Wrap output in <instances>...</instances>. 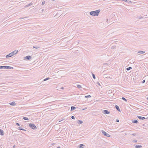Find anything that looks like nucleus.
Here are the masks:
<instances>
[{
	"label": "nucleus",
	"mask_w": 148,
	"mask_h": 148,
	"mask_svg": "<svg viewBox=\"0 0 148 148\" xmlns=\"http://www.w3.org/2000/svg\"><path fill=\"white\" fill-rule=\"evenodd\" d=\"M100 11V10H98L95 11H91L90 12V14L92 16H98Z\"/></svg>",
	"instance_id": "f257e3e1"
},
{
	"label": "nucleus",
	"mask_w": 148,
	"mask_h": 148,
	"mask_svg": "<svg viewBox=\"0 0 148 148\" xmlns=\"http://www.w3.org/2000/svg\"><path fill=\"white\" fill-rule=\"evenodd\" d=\"M18 52V51L17 50H16H16H15L14 51H13L11 52V53H10L8 55H7L6 56V57L7 58L10 57H11L13 55H14V54H16Z\"/></svg>",
	"instance_id": "f03ea898"
},
{
	"label": "nucleus",
	"mask_w": 148,
	"mask_h": 148,
	"mask_svg": "<svg viewBox=\"0 0 148 148\" xmlns=\"http://www.w3.org/2000/svg\"><path fill=\"white\" fill-rule=\"evenodd\" d=\"M29 126L32 129L34 130L37 129L36 127L34 124L30 123L29 124Z\"/></svg>",
	"instance_id": "7ed1b4c3"
},
{
	"label": "nucleus",
	"mask_w": 148,
	"mask_h": 148,
	"mask_svg": "<svg viewBox=\"0 0 148 148\" xmlns=\"http://www.w3.org/2000/svg\"><path fill=\"white\" fill-rule=\"evenodd\" d=\"M13 69V67L7 66H3V69Z\"/></svg>",
	"instance_id": "20e7f679"
},
{
	"label": "nucleus",
	"mask_w": 148,
	"mask_h": 148,
	"mask_svg": "<svg viewBox=\"0 0 148 148\" xmlns=\"http://www.w3.org/2000/svg\"><path fill=\"white\" fill-rule=\"evenodd\" d=\"M101 132H102V134H103L104 136H106L107 137H110V135H109V134L105 132L103 130H102Z\"/></svg>",
	"instance_id": "39448f33"
},
{
	"label": "nucleus",
	"mask_w": 148,
	"mask_h": 148,
	"mask_svg": "<svg viewBox=\"0 0 148 148\" xmlns=\"http://www.w3.org/2000/svg\"><path fill=\"white\" fill-rule=\"evenodd\" d=\"M103 112L104 114H109L110 113V112L106 110H103Z\"/></svg>",
	"instance_id": "423d86ee"
},
{
	"label": "nucleus",
	"mask_w": 148,
	"mask_h": 148,
	"mask_svg": "<svg viewBox=\"0 0 148 148\" xmlns=\"http://www.w3.org/2000/svg\"><path fill=\"white\" fill-rule=\"evenodd\" d=\"M25 58L27 60H30L31 59V57L30 56H26Z\"/></svg>",
	"instance_id": "0eeeda50"
},
{
	"label": "nucleus",
	"mask_w": 148,
	"mask_h": 148,
	"mask_svg": "<svg viewBox=\"0 0 148 148\" xmlns=\"http://www.w3.org/2000/svg\"><path fill=\"white\" fill-rule=\"evenodd\" d=\"M137 117L139 119H140L143 120L146 119L144 117H142V116H137Z\"/></svg>",
	"instance_id": "6e6552de"
},
{
	"label": "nucleus",
	"mask_w": 148,
	"mask_h": 148,
	"mask_svg": "<svg viewBox=\"0 0 148 148\" xmlns=\"http://www.w3.org/2000/svg\"><path fill=\"white\" fill-rule=\"evenodd\" d=\"M4 134L3 131L1 129H0V135L3 136Z\"/></svg>",
	"instance_id": "1a4fd4ad"
},
{
	"label": "nucleus",
	"mask_w": 148,
	"mask_h": 148,
	"mask_svg": "<svg viewBox=\"0 0 148 148\" xmlns=\"http://www.w3.org/2000/svg\"><path fill=\"white\" fill-rule=\"evenodd\" d=\"M9 104L12 106H14L16 105V103L14 101H13L11 103H9Z\"/></svg>",
	"instance_id": "9d476101"
},
{
	"label": "nucleus",
	"mask_w": 148,
	"mask_h": 148,
	"mask_svg": "<svg viewBox=\"0 0 148 148\" xmlns=\"http://www.w3.org/2000/svg\"><path fill=\"white\" fill-rule=\"evenodd\" d=\"M115 107L116 108V110L119 111L120 112V110L119 108V107L117 105H115Z\"/></svg>",
	"instance_id": "9b49d317"
},
{
	"label": "nucleus",
	"mask_w": 148,
	"mask_h": 148,
	"mask_svg": "<svg viewBox=\"0 0 148 148\" xmlns=\"http://www.w3.org/2000/svg\"><path fill=\"white\" fill-rule=\"evenodd\" d=\"M76 109V107L75 106H72L71 107V111L75 110Z\"/></svg>",
	"instance_id": "f8f14e48"
},
{
	"label": "nucleus",
	"mask_w": 148,
	"mask_h": 148,
	"mask_svg": "<svg viewBox=\"0 0 148 148\" xmlns=\"http://www.w3.org/2000/svg\"><path fill=\"white\" fill-rule=\"evenodd\" d=\"M142 147V146L141 145H136L135 147L136 148H141Z\"/></svg>",
	"instance_id": "ddd939ff"
},
{
	"label": "nucleus",
	"mask_w": 148,
	"mask_h": 148,
	"mask_svg": "<svg viewBox=\"0 0 148 148\" xmlns=\"http://www.w3.org/2000/svg\"><path fill=\"white\" fill-rule=\"evenodd\" d=\"M32 4H33V3H29V4H28V5H26L24 7L25 8H26L28 6H29L32 5Z\"/></svg>",
	"instance_id": "4468645a"
},
{
	"label": "nucleus",
	"mask_w": 148,
	"mask_h": 148,
	"mask_svg": "<svg viewBox=\"0 0 148 148\" xmlns=\"http://www.w3.org/2000/svg\"><path fill=\"white\" fill-rule=\"evenodd\" d=\"M84 146V145L83 144H80L79 146V148H83V147Z\"/></svg>",
	"instance_id": "2eb2a0df"
},
{
	"label": "nucleus",
	"mask_w": 148,
	"mask_h": 148,
	"mask_svg": "<svg viewBox=\"0 0 148 148\" xmlns=\"http://www.w3.org/2000/svg\"><path fill=\"white\" fill-rule=\"evenodd\" d=\"M132 122L133 123H138V121L136 120L134 121H132Z\"/></svg>",
	"instance_id": "dca6fc26"
},
{
	"label": "nucleus",
	"mask_w": 148,
	"mask_h": 148,
	"mask_svg": "<svg viewBox=\"0 0 148 148\" xmlns=\"http://www.w3.org/2000/svg\"><path fill=\"white\" fill-rule=\"evenodd\" d=\"M145 53V51H139L138 52V53H139L140 54H143Z\"/></svg>",
	"instance_id": "f3484780"
},
{
	"label": "nucleus",
	"mask_w": 148,
	"mask_h": 148,
	"mask_svg": "<svg viewBox=\"0 0 148 148\" xmlns=\"http://www.w3.org/2000/svg\"><path fill=\"white\" fill-rule=\"evenodd\" d=\"M33 48H35L36 49H38L40 47H39L37 46H33Z\"/></svg>",
	"instance_id": "a211bd4d"
},
{
	"label": "nucleus",
	"mask_w": 148,
	"mask_h": 148,
	"mask_svg": "<svg viewBox=\"0 0 148 148\" xmlns=\"http://www.w3.org/2000/svg\"><path fill=\"white\" fill-rule=\"evenodd\" d=\"M132 69V68L131 67H129L126 68V70L127 71H129L131 69Z\"/></svg>",
	"instance_id": "6ab92c4d"
},
{
	"label": "nucleus",
	"mask_w": 148,
	"mask_h": 148,
	"mask_svg": "<svg viewBox=\"0 0 148 148\" xmlns=\"http://www.w3.org/2000/svg\"><path fill=\"white\" fill-rule=\"evenodd\" d=\"M77 87L79 88H82L81 86L80 85H77Z\"/></svg>",
	"instance_id": "aec40b11"
},
{
	"label": "nucleus",
	"mask_w": 148,
	"mask_h": 148,
	"mask_svg": "<svg viewBox=\"0 0 148 148\" xmlns=\"http://www.w3.org/2000/svg\"><path fill=\"white\" fill-rule=\"evenodd\" d=\"M85 97L86 98H88L91 97V96L90 95H88L87 96H85Z\"/></svg>",
	"instance_id": "412c9836"
},
{
	"label": "nucleus",
	"mask_w": 148,
	"mask_h": 148,
	"mask_svg": "<svg viewBox=\"0 0 148 148\" xmlns=\"http://www.w3.org/2000/svg\"><path fill=\"white\" fill-rule=\"evenodd\" d=\"M23 119L25 120H29V119H28V118H27V117H23Z\"/></svg>",
	"instance_id": "4be33fe9"
},
{
	"label": "nucleus",
	"mask_w": 148,
	"mask_h": 148,
	"mask_svg": "<svg viewBox=\"0 0 148 148\" xmlns=\"http://www.w3.org/2000/svg\"><path fill=\"white\" fill-rule=\"evenodd\" d=\"M78 123L80 124L82 123L83 122L81 120H78Z\"/></svg>",
	"instance_id": "5701e85b"
},
{
	"label": "nucleus",
	"mask_w": 148,
	"mask_h": 148,
	"mask_svg": "<svg viewBox=\"0 0 148 148\" xmlns=\"http://www.w3.org/2000/svg\"><path fill=\"white\" fill-rule=\"evenodd\" d=\"M122 99H123V100L125 101L126 102L127 101V99L124 97H122Z\"/></svg>",
	"instance_id": "b1692460"
},
{
	"label": "nucleus",
	"mask_w": 148,
	"mask_h": 148,
	"mask_svg": "<svg viewBox=\"0 0 148 148\" xmlns=\"http://www.w3.org/2000/svg\"><path fill=\"white\" fill-rule=\"evenodd\" d=\"M92 77H93V78L94 79H95V75L94 74H92Z\"/></svg>",
	"instance_id": "393cba45"
},
{
	"label": "nucleus",
	"mask_w": 148,
	"mask_h": 148,
	"mask_svg": "<svg viewBox=\"0 0 148 148\" xmlns=\"http://www.w3.org/2000/svg\"><path fill=\"white\" fill-rule=\"evenodd\" d=\"M49 79V78H46L45 79H44V80H43V81H46L48 79Z\"/></svg>",
	"instance_id": "a878e982"
},
{
	"label": "nucleus",
	"mask_w": 148,
	"mask_h": 148,
	"mask_svg": "<svg viewBox=\"0 0 148 148\" xmlns=\"http://www.w3.org/2000/svg\"><path fill=\"white\" fill-rule=\"evenodd\" d=\"M45 3V1H43L42 3V5H44Z\"/></svg>",
	"instance_id": "bb28decb"
},
{
	"label": "nucleus",
	"mask_w": 148,
	"mask_h": 148,
	"mask_svg": "<svg viewBox=\"0 0 148 148\" xmlns=\"http://www.w3.org/2000/svg\"><path fill=\"white\" fill-rule=\"evenodd\" d=\"M28 17H21V18H19V19H23V18H27Z\"/></svg>",
	"instance_id": "cd10ccee"
},
{
	"label": "nucleus",
	"mask_w": 148,
	"mask_h": 148,
	"mask_svg": "<svg viewBox=\"0 0 148 148\" xmlns=\"http://www.w3.org/2000/svg\"><path fill=\"white\" fill-rule=\"evenodd\" d=\"M133 142L134 143H136L137 142V140H133Z\"/></svg>",
	"instance_id": "c85d7f7f"
},
{
	"label": "nucleus",
	"mask_w": 148,
	"mask_h": 148,
	"mask_svg": "<svg viewBox=\"0 0 148 148\" xmlns=\"http://www.w3.org/2000/svg\"><path fill=\"white\" fill-rule=\"evenodd\" d=\"M3 69V66H0V69Z\"/></svg>",
	"instance_id": "c756f323"
},
{
	"label": "nucleus",
	"mask_w": 148,
	"mask_h": 148,
	"mask_svg": "<svg viewBox=\"0 0 148 148\" xmlns=\"http://www.w3.org/2000/svg\"><path fill=\"white\" fill-rule=\"evenodd\" d=\"M71 118L73 119H75L74 116H71Z\"/></svg>",
	"instance_id": "7c9ffc66"
},
{
	"label": "nucleus",
	"mask_w": 148,
	"mask_h": 148,
	"mask_svg": "<svg viewBox=\"0 0 148 148\" xmlns=\"http://www.w3.org/2000/svg\"><path fill=\"white\" fill-rule=\"evenodd\" d=\"M18 129L19 130H21L22 129V128H21L20 127H18Z\"/></svg>",
	"instance_id": "2f4dec72"
},
{
	"label": "nucleus",
	"mask_w": 148,
	"mask_h": 148,
	"mask_svg": "<svg viewBox=\"0 0 148 148\" xmlns=\"http://www.w3.org/2000/svg\"><path fill=\"white\" fill-rule=\"evenodd\" d=\"M138 18L139 19H140L141 18H143V17H142V16H139L138 17Z\"/></svg>",
	"instance_id": "473e14b6"
},
{
	"label": "nucleus",
	"mask_w": 148,
	"mask_h": 148,
	"mask_svg": "<svg viewBox=\"0 0 148 148\" xmlns=\"http://www.w3.org/2000/svg\"><path fill=\"white\" fill-rule=\"evenodd\" d=\"M132 135H133V136H135L136 135V133H134L132 134Z\"/></svg>",
	"instance_id": "72a5a7b5"
},
{
	"label": "nucleus",
	"mask_w": 148,
	"mask_h": 148,
	"mask_svg": "<svg viewBox=\"0 0 148 148\" xmlns=\"http://www.w3.org/2000/svg\"><path fill=\"white\" fill-rule=\"evenodd\" d=\"M16 124L18 126H20V124L18 123H16Z\"/></svg>",
	"instance_id": "f704fd0d"
},
{
	"label": "nucleus",
	"mask_w": 148,
	"mask_h": 148,
	"mask_svg": "<svg viewBox=\"0 0 148 148\" xmlns=\"http://www.w3.org/2000/svg\"><path fill=\"white\" fill-rule=\"evenodd\" d=\"M21 130H23V131H26V130H25V129H23V128H22V129H21Z\"/></svg>",
	"instance_id": "c9c22d12"
},
{
	"label": "nucleus",
	"mask_w": 148,
	"mask_h": 148,
	"mask_svg": "<svg viewBox=\"0 0 148 148\" xmlns=\"http://www.w3.org/2000/svg\"><path fill=\"white\" fill-rule=\"evenodd\" d=\"M145 80H143V81H142V83H144L145 82Z\"/></svg>",
	"instance_id": "e433bc0d"
},
{
	"label": "nucleus",
	"mask_w": 148,
	"mask_h": 148,
	"mask_svg": "<svg viewBox=\"0 0 148 148\" xmlns=\"http://www.w3.org/2000/svg\"><path fill=\"white\" fill-rule=\"evenodd\" d=\"M116 121L117 122H119V121L118 119H116Z\"/></svg>",
	"instance_id": "4c0bfd02"
},
{
	"label": "nucleus",
	"mask_w": 148,
	"mask_h": 148,
	"mask_svg": "<svg viewBox=\"0 0 148 148\" xmlns=\"http://www.w3.org/2000/svg\"><path fill=\"white\" fill-rule=\"evenodd\" d=\"M122 1H125V2H127V0H122Z\"/></svg>",
	"instance_id": "58836bf2"
},
{
	"label": "nucleus",
	"mask_w": 148,
	"mask_h": 148,
	"mask_svg": "<svg viewBox=\"0 0 148 148\" xmlns=\"http://www.w3.org/2000/svg\"><path fill=\"white\" fill-rule=\"evenodd\" d=\"M61 89H64V88L63 87H62L61 88Z\"/></svg>",
	"instance_id": "ea45409f"
},
{
	"label": "nucleus",
	"mask_w": 148,
	"mask_h": 148,
	"mask_svg": "<svg viewBox=\"0 0 148 148\" xmlns=\"http://www.w3.org/2000/svg\"><path fill=\"white\" fill-rule=\"evenodd\" d=\"M15 145H14V146H13V148H15Z\"/></svg>",
	"instance_id": "a19ab883"
},
{
	"label": "nucleus",
	"mask_w": 148,
	"mask_h": 148,
	"mask_svg": "<svg viewBox=\"0 0 148 148\" xmlns=\"http://www.w3.org/2000/svg\"><path fill=\"white\" fill-rule=\"evenodd\" d=\"M56 148H60V147H57Z\"/></svg>",
	"instance_id": "79ce46f5"
},
{
	"label": "nucleus",
	"mask_w": 148,
	"mask_h": 148,
	"mask_svg": "<svg viewBox=\"0 0 148 148\" xmlns=\"http://www.w3.org/2000/svg\"><path fill=\"white\" fill-rule=\"evenodd\" d=\"M62 120H61V121H59V122H60L61 121H62Z\"/></svg>",
	"instance_id": "37998d69"
},
{
	"label": "nucleus",
	"mask_w": 148,
	"mask_h": 148,
	"mask_svg": "<svg viewBox=\"0 0 148 148\" xmlns=\"http://www.w3.org/2000/svg\"><path fill=\"white\" fill-rule=\"evenodd\" d=\"M106 64V63H104V64H104V65H105L106 64Z\"/></svg>",
	"instance_id": "c03bdc74"
},
{
	"label": "nucleus",
	"mask_w": 148,
	"mask_h": 148,
	"mask_svg": "<svg viewBox=\"0 0 148 148\" xmlns=\"http://www.w3.org/2000/svg\"><path fill=\"white\" fill-rule=\"evenodd\" d=\"M108 19H107V22H108Z\"/></svg>",
	"instance_id": "a18cd8bd"
},
{
	"label": "nucleus",
	"mask_w": 148,
	"mask_h": 148,
	"mask_svg": "<svg viewBox=\"0 0 148 148\" xmlns=\"http://www.w3.org/2000/svg\"><path fill=\"white\" fill-rule=\"evenodd\" d=\"M98 84L99 85H100V84L99 83H98Z\"/></svg>",
	"instance_id": "49530a36"
},
{
	"label": "nucleus",
	"mask_w": 148,
	"mask_h": 148,
	"mask_svg": "<svg viewBox=\"0 0 148 148\" xmlns=\"http://www.w3.org/2000/svg\"><path fill=\"white\" fill-rule=\"evenodd\" d=\"M147 100H148V97L147 98Z\"/></svg>",
	"instance_id": "de8ad7c7"
},
{
	"label": "nucleus",
	"mask_w": 148,
	"mask_h": 148,
	"mask_svg": "<svg viewBox=\"0 0 148 148\" xmlns=\"http://www.w3.org/2000/svg\"><path fill=\"white\" fill-rule=\"evenodd\" d=\"M55 1V0H52V1Z\"/></svg>",
	"instance_id": "09e8293b"
},
{
	"label": "nucleus",
	"mask_w": 148,
	"mask_h": 148,
	"mask_svg": "<svg viewBox=\"0 0 148 148\" xmlns=\"http://www.w3.org/2000/svg\"><path fill=\"white\" fill-rule=\"evenodd\" d=\"M43 10H42V11Z\"/></svg>",
	"instance_id": "8fccbe9b"
}]
</instances>
